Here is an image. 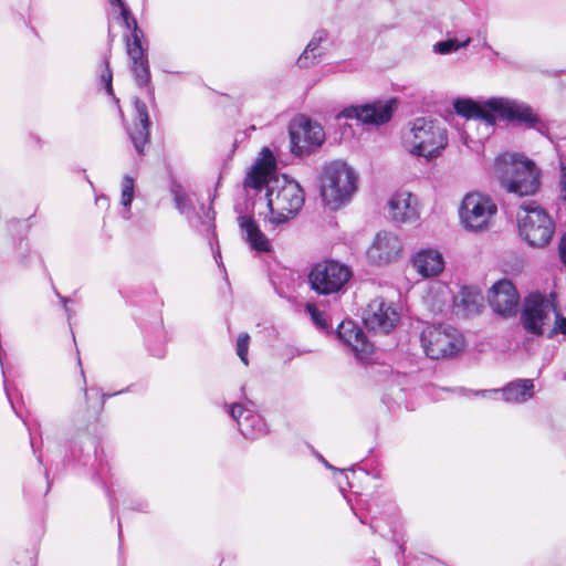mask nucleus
<instances>
[{
	"mask_svg": "<svg viewBox=\"0 0 566 566\" xmlns=\"http://www.w3.org/2000/svg\"><path fill=\"white\" fill-rule=\"evenodd\" d=\"M317 459L325 465V468L332 470L333 472H339L340 474H344L345 471L338 470L337 468L329 464L324 457L321 454L317 455Z\"/></svg>",
	"mask_w": 566,
	"mask_h": 566,
	"instance_id": "38",
	"label": "nucleus"
},
{
	"mask_svg": "<svg viewBox=\"0 0 566 566\" xmlns=\"http://www.w3.org/2000/svg\"><path fill=\"white\" fill-rule=\"evenodd\" d=\"M120 18L124 27L130 31V35L126 38V46L128 44H142L143 31L128 8L120 10Z\"/></svg>",
	"mask_w": 566,
	"mask_h": 566,
	"instance_id": "28",
	"label": "nucleus"
},
{
	"mask_svg": "<svg viewBox=\"0 0 566 566\" xmlns=\"http://www.w3.org/2000/svg\"><path fill=\"white\" fill-rule=\"evenodd\" d=\"M134 198V179L130 176H125L122 181V196L120 203L125 208H129Z\"/></svg>",
	"mask_w": 566,
	"mask_h": 566,
	"instance_id": "30",
	"label": "nucleus"
},
{
	"mask_svg": "<svg viewBox=\"0 0 566 566\" xmlns=\"http://www.w3.org/2000/svg\"><path fill=\"white\" fill-rule=\"evenodd\" d=\"M394 541L398 545L399 552L401 554H403L405 553V543L401 542L400 539L396 538V537H394Z\"/></svg>",
	"mask_w": 566,
	"mask_h": 566,
	"instance_id": "42",
	"label": "nucleus"
},
{
	"mask_svg": "<svg viewBox=\"0 0 566 566\" xmlns=\"http://www.w3.org/2000/svg\"><path fill=\"white\" fill-rule=\"evenodd\" d=\"M127 54L132 61V72L136 84L140 87L150 83L148 57L142 44H128Z\"/></svg>",
	"mask_w": 566,
	"mask_h": 566,
	"instance_id": "24",
	"label": "nucleus"
},
{
	"mask_svg": "<svg viewBox=\"0 0 566 566\" xmlns=\"http://www.w3.org/2000/svg\"><path fill=\"white\" fill-rule=\"evenodd\" d=\"M108 2L112 6H118L120 10H123V8H127V6L125 4V2L123 0H108Z\"/></svg>",
	"mask_w": 566,
	"mask_h": 566,
	"instance_id": "41",
	"label": "nucleus"
},
{
	"mask_svg": "<svg viewBox=\"0 0 566 566\" xmlns=\"http://www.w3.org/2000/svg\"><path fill=\"white\" fill-rule=\"evenodd\" d=\"M59 297L61 298V301H62V303H63V305H64V308H65V311H66V313H67V316H69V318H70V317H71V311H70V308L66 306L67 298H66V297H64V296H61V295H59Z\"/></svg>",
	"mask_w": 566,
	"mask_h": 566,
	"instance_id": "43",
	"label": "nucleus"
},
{
	"mask_svg": "<svg viewBox=\"0 0 566 566\" xmlns=\"http://www.w3.org/2000/svg\"><path fill=\"white\" fill-rule=\"evenodd\" d=\"M171 193L177 210L187 218H190L195 210L192 197L182 188L181 185L177 184L172 185Z\"/></svg>",
	"mask_w": 566,
	"mask_h": 566,
	"instance_id": "27",
	"label": "nucleus"
},
{
	"mask_svg": "<svg viewBox=\"0 0 566 566\" xmlns=\"http://www.w3.org/2000/svg\"><path fill=\"white\" fill-rule=\"evenodd\" d=\"M337 336L359 359L371 353V344L367 340L363 329L353 321H343L338 325Z\"/></svg>",
	"mask_w": 566,
	"mask_h": 566,
	"instance_id": "18",
	"label": "nucleus"
},
{
	"mask_svg": "<svg viewBox=\"0 0 566 566\" xmlns=\"http://www.w3.org/2000/svg\"><path fill=\"white\" fill-rule=\"evenodd\" d=\"M77 363H78V366H80V367H82V363H81V359H80V358H78ZM81 375H82V378H83V391H84V396H85L86 402H90V399H91L90 391H91V392L95 391L96 396H98V395H99V391H98V389H96V388H91L90 390L87 389V387H86V378H85V375H84V370H83V368H81Z\"/></svg>",
	"mask_w": 566,
	"mask_h": 566,
	"instance_id": "36",
	"label": "nucleus"
},
{
	"mask_svg": "<svg viewBox=\"0 0 566 566\" xmlns=\"http://www.w3.org/2000/svg\"><path fill=\"white\" fill-rule=\"evenodd\" d=\"M367 512L370 515L371 521L377 518L376 512H374L371 506L367 507ZM369 527H370L373 533H377V526L374 524V522L369 523Z\"/></svg>",
	"mask_w": 566,
	"mask_h": 566,
	"instance_id": "39",
	"label": "nucleus"
},
{
	"mask_svg": "<svg viewBox=\"0 0 566 566\" xmlns=\"http://www.w3.org/2000/svg\"><path fill=\"white\" fill-rule=\"evenodd\" d=\"M319 181L322 199L334 210L348 202L357 190L355 170L340 160L325 165Z\"/></svg>",
	"mask_w": 566,
	"mask_h": 566,
	"instance_id": "4",
	"label": "nucleus"
},
{
	"mask_svg": "<svg viewBox=\"0 0 566 566\" xmlns=\"http://www.w3.org/2000/svg\"><path fill=\"white\" fill-rule=\"evenodd\" d=\"M352 276L348 266L333 260L315 264L310 274L311 287L318 294L329 295L339 292Z\"/></svg>",
	"mask_w": 566,
	"mask_h": 566,
	"instance_id": "10",
	"label": "nucleus"
},
{
	"mask_svg": "<svg viewBox=\"0 0 566 566\" xmlns=\"http://www.w3.org/2000/svg\"><path fill=\"white\" fill-rule=\"evenodd\" d=\"M558 253L562 263L566 266V232L563 234L559 241Z\"/></svg>",
	"mask_w": 566,
	"mask_h": 566,
	"instance_id": "37",
	"label": "nucleus"
},
{
	"mask_svg": "<svg viewBox=\"0 0 566 566\" xmlns=\"http://www.w3.org/2000/svg\"><path fill=\"white\" fill-rule=\"evenodd\" d=\"M494 174L501 187L518 197L534 196L542 185V170L523 154L504 153L494 161Z\"/></svg>",
	"mask_w": 566,
	"mask_h": 566,
	"instance_id": "2",
	"label": "nucleus"
},
{
	"mask_svg": "<svg viewBox=\"0 0 566 566\" xmlns=\"http://www.w3.org/2000/svg\"><path fill=\"white\" fill-rule=\"evenodd\" d=\"M496 213L497 206L494 200L479 191L467 193L459 208L462 227L472 233L489 231Z\"/></svg>",
	"mask_w": 566,
	"mask_h": 566,
	"instance_id": "5",
	"label": "nucleus"
},
{
	"mask_svg": "<svg viewBox=\"0 0 566 566\" xmlns=\"http://www.w3.org/2000/svg\"><path fill=\"white\" fill-rule=\"evenodd\" d=\"M556 310V294L549 296L531 293L524 302L522 324L527 333L542 335L546 326H551L552 314Z\"/></svg>",
	"mask_w": 566,
	"mask_h": 566,
	"instance_id": "9",
	"label": "nucleus"
},
{
	"mask_svg": "<svg viewBox=\"0 0 566 566\" xmlns=\"http://www.w3.org/2000/svg\"><path fill=\"white\" fill-rule=\"evenodd\" d=\"M448 144L444 127L438 120L419 117L402 135V146L413 156L437 158Z\"/></svg>",
	"mask_w": 566,
	"mask_h": 566,
	"instance_id": "3",
	"label": "nucleus"
},
{
	"mask_svg": "<svg viewBox=\"0 0 566 566\" xmlns=\"http://www.w3.org/2000/svg\"><path fill=\"white\" fill-rule=\"evenodd\" d=\"M306 310L317 328L326 331L328 328L327 319L324 313L319 312L314 304H307Z\"/></svg>",
	"mask_w": 566,
	"mask_h": 566,
	"instance_id": "32",
	"label": "nucleus"
},
{
	"mask_svg": "<svg viewBox=\"0 0 566 566\" xmlns=\"http://www.w3.org/2000/svg\"><path fill=\"white\" fill-rule=\"evenodd\" d=\"M388 209L390 218L396 222H412L419 218L418 199L408 191L395 193L388 201Z\"/></svg>",
	"mask_w": 566,
	"mask_h": 566,
	"instance_id": "17",
	"label": "nucleus"
},
{
	"mask_svg": "<svg viewBox=\"0 0 566 566\" xmlns=\"http://www.w3.org/2000/svg\"><path fill=\"white\" fill-rule=\"evenodd\" d=\"M401 250V241L396 234L381 231L367 250V258L373 264H388L398 259Z\"/></svg>",
	"mask_w": 566,
	"mask_h": 566,
	"instance_id": "16",
	"label": "nucleus"
},
{
	"mask_svg": "<svg viewBox=\"0 0 566 566\" xmlns=\"http://www.w3.org/2000/svg\"><path fill=\"white\" fill-rule=\"evenodd\" d=\"M291 151L300 157L310 155L325 139L323 127L305 117L294 119L289 127Z\"/></svg>",
	"mask_w": 566,
	"mask_h": 566,
	"instance_id": "11",
	"label": "nucleus"
},
{
	"mask_svg": "<svg viewBox=\"0 0 566 566\" xmlns=\"http://www.w3.org/2000/svg\"><path fill=\"white\" fill-rule=\"evenodd\" d=\"M521 210L517 216L521 237L531 247H546L555 233V223L552 217L535 203L522 206Z\"/></svg>",
	"mask_w": 566,
	"mask_h": 566,
	"instance_id": "7",
	"label": "nucleus"
},
{
	"mask_svg": "<svg viewBox=\"0 0 566 566\" xmlns=\"http://www.w3.org/2000/svg\"><path fill=\"white\" fill-rule=\"evenodd\" d=\"M471 42L470 38L464 39L463 41H459L457 39H448L444 41L437 42L433 45V52L438 54H450L452 52L458 51L461 48H467Z\"/></svg>",
	"mask_w": 566,
	"mask_h": 566,
	"instance_id": "29",
	"label": "nucleus"
},
{
	"mask_svg": "<svg viewBox=\"0 0 566 566\" xmlns=\"http://www.w3.org/2000/svg\"><path fill=\"white\" fill-rule=\"evenodd\" d=\"M358 518H359L360 523H363V524H367V522H366V518H365V517H363V516H358Z\"/></svg>",
	"mask_w": 566,
	"mask_h": 566,
	"instance_id": "46",
	"label": "nucleus"
},
{
	"mask_svg": "<svg viewBox=\"0 0 566 566\" xmlns=\"http://www.w3.org/2000/svg\"><path fill=\"white\" fill-rule=\"evenodd\" d=\"M112 395H108V394H103L101 396V402H99V409H103L104 408V403H105V400L111 397Z\"/></svg>",
	"mask_w": 566,
	"mask_h": 566,
	"instance_id": "44",
	"label": "nucleus"
},
{
	"mask_svg": "<svg viewBox=\"0 0 566 566\" xmlns=\"http://www.w3.org/2000/svg\"><path fill=\"white\" fill-rule=\"evenodd\" d=\"M392 107L389 103L375 102L365 105L345 107L338 117L356 118L363 124L381 125L391 119Z\"/></svg>",
	"mask_w": 566,
	"mask_h": 566,
	"instance_id": "15",
	"label": "nucleus"
},
{
	"mask_svg": "<svg viewBox=\"0 0 566 566\" xmlns=\"http://www.w3.org/2000/svg\"><path fill=\"white\" fill-rule=\"evenodd\" d=\"M559 191L560 198L566 200V166L564 164L560 165V176H559Z\"/></svg>",
	"mask_w": 566,
	"mask_h": 566,
	"instance_id": "35",
	"label": "nucleus"
},
{
	"mask_svg": "<svg viewBox=\"0 0 566 566\" xmlns=\"http://www.w3.org/2000/svg\"><path fill=\"white\" fill-rule=\"evenodd\" d=\"M228 413L238 423L241 434L247 439H259L268 433L265 420L249 407L241 403L228 406Z\"/></svg>",
	"mask_w": 566,
	"mask_h": 566,
	"instance_id": "13",
	"label": "nucleus"
},
{
	"mask_svg": "<svg viewBox=\"0 0 566 566\" xmlns=\"http://www.w3.org/2000/svg\"><path fill=\"white\" fill-rule=\"evenodd\" d=\"M118 527H119L118 533L120 535L122 534V530H120V523L119 522H118Z\"/></svg>",
	"mask_w": 566,
	"mask_h": 566,
	"instance_id": "47",
	"label": "nucleus"
},
{
	"mask_svg": "<svg viewBox=\"0 0 566 566\" xmlns=\"http://www.w3.org/2000/svg\"><path fill=\"white\" fill-rule=\"evenodd\" d=\"M482 307L483 297L469 287H462L453 297V313L457 316L463 318L474 316L481 312Z\"/></svg>",
	"mask_w": 566,
	"mask_h": 566,
	"instance_id": "23",
	"label": "nucleus"
},
{
	"mask_svg": "<svg viewBox=\"0 0 566 566\" xmlns=\"http://www.w3.org/2000/svg\"><path fill=\"white\" fill-rule=\"evenodd\" d=\"M239 224L251 249L258 252H269L271 250L269 239L260 230L258 223L252 217L241 216L239 218Z\"/></svg>",
	"mask_w": 566,
	"mask_h": 566,
	"instance_id": "25",
	"label": "nucleus"
},
{
	"mask_svg": "<svg viewBox=\"0 0 566 566\" xmlns=\"http://www.w3.org/2000/svg\"><path fill=\"white\" fill-rule=\"evenodd\" d=\"M427 357L431 359L450 358L460 353L464 340L460 332L450 325H430L420 337Z\"/></svg>",
	"mask_w": 566,
	"mask_h": 566,
	"instance_id": "8",
	"label": "nucleus"
},
{
	"mask_svg": "<svg viewBox=\"0 0 566 566\" xmlns=\"http://www.w3.org/2000/svg\"><path fill=\"white\" fill-rule=\"evenodd\" d=\"M275 158L269 148H263L251 171L244 179L247 188L261 189L266 186L270 222L282 224L296 216L305 197L300 184L286 175L274 176Z\"/></svg>",
	"mask_w": 566,
	"mask_h": 566,
	"instance_id": "1",
	"label": "nucleus"
},
{
	"mask_svg": "<svg viewBox=\"0 0 566 566\" xmlns=\"http://www.w3.org/2000/svg\"><path fill=\"white\" fill-rule=\"evenodd\" d=\"M554 326L548 331L547 336L552 338L556 334H566V317H564L559 311L558 305L556 304V310L554 311Z\"/></svg>",
	"mask_w": 566,
	"mask_h": 566,
	"instance_id": "33",
	"label": "nucleus"
},
{
	"mask_svg": "<svg viewBox=\"0 0 566 566\" xmlns=\"http://www.w3.org/2000/svg\"><path fill=\"white\" fill-rule=\"evenodd\" d=\"M412 265L421 276L431 277L443 271L444 260L439 251L423 249L413 255Z\"/></svg>",
	"mask_w": 566,
	"mask_h": 566,
	"instance_id": "21",
	"label": "nucleus"
},
{
	"mask_svg": "<svg viewBox=\"0 0 566 566\" xmlns=\"http://www.w3.org/2000/svg\"><path fill=\"white\" fill-rule=\"evenodd\" d=\"M112 72L109 70L108 63L106 64V71L102 74L101 80L105 85V90L108 95H113V86H112Z\"/></svg>",
	"mask_w": 566,
	"mask_h": 566,
	"instance_id": "34",
	"label": "nucleus"
},
{
	"mask_svg": "<svg viewBox=\"0 0 566 566\" xmlns=\"http://www.w3.org/2000/svg\"><path fill=\"white\" fill-rule=\"evenodd\" d=\"M486 107L496 116V120H505L514 125H524L544 136H548V125L527 103L510 97H491Z\"/></svg>",
	"mask_w": 566,
	"mask_h": 566,
	"instance_id": "6",
	"label": "nucleus"
},
{
	"mask_svg": "<svg viewBox=\"0 0 566 566\" xmlns=\"http://www.w3.org/2000/svg\"><path fill=\"white\" fill-rule=\"evenodd\" d=\"M250 130H255V126H254V125H252V126L250 127Z\"/></svg>",
	"mask_w": 566,
	"mask_h": 566,
	"instance_id": "48",
	"label": "nucleus"
},
{
	"mask_svg": "<svg viewBox=\"0 0 566 566\" xmlns=\"http://www.w3.org/2000/svg\"><path fill=\"white\" fill-rule=\"evenodd\" d=\"M135 123L133 129L129 132V137L138 155H144L145 146L149 143L150 136V119L146 104L136 98L135 99Z\"/></svg>",
	"mask_w": 566,
	"mask_h": 566,
	"instance_id": "19",
	"label": "nucleus"
},
{
	"mask_svg": "<svg viewBox=\"0 0 566 566\" xmlns=\"http://www.w3.org/2000/svg\"><path fill=\"white\" fill-rule=\"evenodd\" d=\"M365 326L376 333H390L399 321V314L394 306L382 298L373 300L364 311Z\"/></svg>",
	"mask_w": 566,
	"mask_h": 566,
	"instance_id": "12",
	"label": "nucleus"
},
{
	"mask_svg": "<svg viewBox=\"0 0 566 566\" xmlns=\"http://www.w3.org/2000/svg\"><path fill=\"white\" fill-rule=\"evenodd\" d=\"M499 389H492V390H478V391H474V395L476 396H482V397H486V396H490V395H496L499 394Z\"/></svg>",
	"mask_w": 566,
	"mask_h": 566,
	"instance_id": "40",
	"label": "nucleus"
},
{
	"mask_svg": "<svg viewBox=\"0 0 566 566\" xmlns=\"http://www.w3.org/2000/svg\"><path fill=\"white\" fill-rule=\"evenodd\" d=\"M484 48H486V49L491 50L495 55H499V53H497V52H494V51L492 50V48H491L486 42L484 43Z\"/></svg>",
	"mask_w": 566,
	"mask_h": 566,
	"instance_id": "45",
	"label": "nucleus"
},
{
	"mask_svg": "<svg viewBox=\"0 0 566 566\" xmlns=\"http://www.w3.org/2000/svg\"><path fill=\"white\" fill-rule=\"evenodd\" d=\"M489 303L495 313L510 317L517 313L520 295L511 281L501 280L492 286Z\"/></svg>",
	"mask_w": 566,
	"mask_h": 566,
	"instance_id": "14",
	"label": "nucleus"
},
{
	"mask_svg": "<svg viewBox=\"0 0 566 566\" xmlns=\"http://www.w3.org/2000/svg\"><path fill=\"white\" fill-rule=\"evenodd\" d=\"M249 343H250V336L248 333H241L238 336L235 350H237L238 357L244 365L249 364V359H248Z\"/></svg>",
	"mask_w": 566,
	"mask_h": 566,
	"instance_id": "31",
	"label": "nucleus"
},
{
	"mask_svg": "<svg viewBox=\"0 0 566 566\" xmlns=\"http://www.w3.org/2000/svg\"><path fill=\"white\" fill-rule=\"evenodd\" d=\"M328 38L329 32L327 30H316L303 52L300 54L296 65L300 69H310L316 65L326 53L323 43L327 42Z\"/></svg>",
	"mask_w": 566,
	"mask_h": 566,
	"instance_id": "20",
	"label": "nucleus"
},
{
	"mask_svg": "<svg viewBox=\"0 0 566 566\" xmlns=\"http://www.w3.org/2000/svg\"><path fill=\"white\" fill-rule=\"evenodd\" d=\"M455 113L465 118H479L488 125H495L496 116L486 107V99L476 102L472 98H457L453 102Z\"/></svg>",
	"mask_w": 566,
	"mask_h": 566,
	"instance_id": "22",
	"label": "nucleus"
},
{
	"mask_svg": "<svg viewBox=\"0 0 566 566\" xmlns=\"http://www.w3.org/2000/svg\"><path fill=\"white\" fill-rule=\"evenodd\" d=\"M501 392L506 402L522 403L534 396V384L532 379H517L509 382Z\"/></svg>",
	"mask_w": 566,
	"mask_h": 566,
	"instance_id": "26",
	"label": "nucleus"
}]
</instances>
